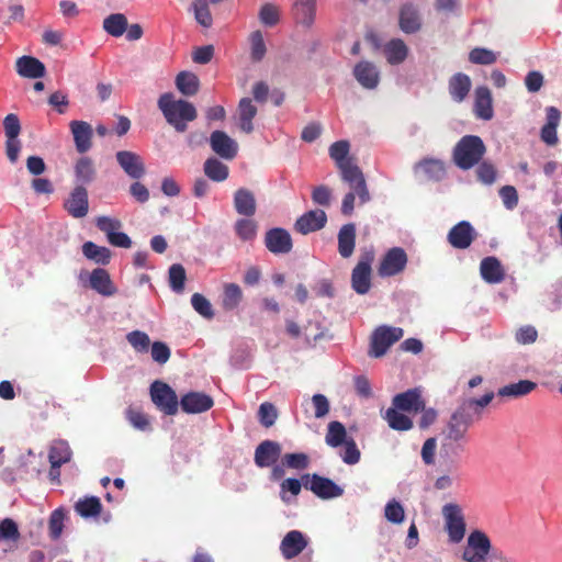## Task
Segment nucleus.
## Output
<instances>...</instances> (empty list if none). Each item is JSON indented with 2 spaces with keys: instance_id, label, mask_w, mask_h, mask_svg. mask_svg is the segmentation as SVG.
I'll use <instances>...</instances> for the list:
<instances>
[{
  "instance_id": "f257e3e1",
  "label": "nucleus",
  "mask_w": 562,
  "mask_h": 562,
  "mask_svg": "<svg viewBox=\"0 0 562 562\" xmlns=\"http://www.w3.org/2000/svg\"><path fill=\"white\" fill-rule=\"evenodd\" d=\"M473 414L458 407L451 413L440 431V456L446 459L459 457L469 442V430L474 424Z\"/></svg>"
},
{
  "instance_id": "f03ea898",
  "label": "nucleus",
  "mask_w": 562,
  "mask_h": 562,
  "mask_svg": "<svg viewBox=\"0 0 562 562\" xmlns=\"http://www.w3.org/2000/svg\"><path fill=\"white\" fill-rule=\"evenodd\" d=\"M157 104L167 123L178 133L186 132L188 123L198 117L196 109L191 102L183 99L176 100L171 92L162 93Z\"/></svg>"
},
{
  "instance_id": "7ed1b4c3",
  "label": "nucleus",
  "mask_w": 562,
  "mask_h": 562,
  "mask_svg": "<svg viewBox=\"0 0 562 562\" xmlns=\"http://www.w3.org/2000/svg\"><path fill=\"white\" fill-rule=\"evenodd\" d=\"M486 153V146L476 135H465L456 144L452 153L453 162L462 170L477 165Z\"/></svg>"
},
{
  "instance_id": "20e7f679",
  "label": "nucleus",
  "mask_w": 562,
  "mask_h": 562,
  "mask_svg": "<svg viewBox=\"0 0 562 562\" xmlns=\"http://www.w3.org/2000/svg\"><path fill=\"white\" fill-rule=\"evenodd\" d=\"M403 335L404 330L401 327L379 326L371 336L369 355L374 358L384 356L389 348L398 341Z\"/></svg>"
},
{
  "instance_id": "39448f33",
  "label": "nucleus",
  "mask_w": 562,
  "mask_h": 562,
  "mask_svg": "<svg viewBox=\"0 0 562 562\" xmlns=\"http://www.w3.org/2000/svg\"><path fill=\"white\" fill-rule=\"evenodd\" d=\"M374 261V250L366 249L361 252L358 263L351 273V285L358 294H366L371 288V265Z\"/></svg>"
},
{
  "instance_id": "423d86ee",
  "label": "nucleus",
  "mask_w": 562,
  "mask_h": 562,
  "mask_svg": "<svg viewBox=\"0 0 562 562\" xmlns=\"http://www.w3.org/2000/svg\"><path fill=\"white\" fill-rule=\"evenodd\" d=\"M302 481L305 488L312 491L322 499L336 498L344 494L342 487L338 486L330 479L321 476L316 473L302 475Z\"/></svg>"
},
{
  "instance_id": "0eeeda50",
  "label": "nucleus",
  "mask_w": 562,
  "mask_h": 562,
  "mask_svg": "<svg viewBox=\"0 0 562 562\" xmlns=\"http://www.w3.org/2000/svg\"><path fill=\"white\" fill-rule=\"evenodd\" d=\"M150 396L154 404L166 415H175L178 412L180 402L167 383L155 381L150 386Z\"/></svg>"
},
{
  "instance_id": "6e6552de",
  "label": "nucleus",
  "mask_w": 562,
  "mask_h": 562,
  "mask_svg": "<svg viewBox=\"0 0 562 562\" xmlns=\"http://www.w3.org/2000/svg\"><path fill=\"white\" fill-rule=\"evenodd\" d=\"M492 544L490 538L481 530L472 531L468 537V546L463 551L467 562H487Z\"/></svg>"
},
{
  "instance_id": "1a4fd4ad",
  "label": "nucleus",
  "mask_w": 562,
  "mask_h": 562,
  "mask_svg": "<svg viewBox=\"0 0 562 562\" xmlns=\"http://www.w3.org/2000/svg\"><path fill=\"white\" fill-rule=\"evenodd\" d=\"M442 513L449 540L459 543L465 535V521L460 506L452 503L447 504L443 506Z\"/></svg>"
},
{
  "instance_id": "9d476101",
  "label": "nucleus",
  "mask_w": 562,
  "mask_h": 562,
  "mask_svg": "<svg viewBox=\"0 0 562 562\" xmlns=\"http://www.w3.org/2000/svg\"><path fill=\"white\" fill-rule=\"evenodd\" d=\"M398 27L405 34H416L422 30L423 18L417 4L406 1L400 5Z\"/></svg>"
},
{
  "instance_id": "9b49d317",
  "label": "nucleus",
  "mask_w": 562,
  "mask_h": 562,
  "mask_svg": "<svg viewBox=\"0 0 562 562\" xmlns=\"http://www.w3.org/2000/svg\"><path fill=\"white\" fill-rule=\"evenodd\" d=\"M338 168L341 171L342 179L349 183L350 188L356 191L361 203L370 200V194L367 188L366 179L360 168L351 161L345 162Z\"/></svg>"
},
{
  "instance_id": "f8f14e48",
  "label": "nucleus",
  "mask_w": 562,
  "mask_h": 562,
  "mask_svg": "<svg viewBox=\"0 0 562 562\" xmlns=\"http://www.w3.org/2000/svg\"><path fill=\"white\" fill-rule=\"evenodd\" d=\"M407 265V255L401 247L391 248L383 257L378 268L381 277H393L401 273Z\"/></svg>"
},
{
  "instance_id": "ddd939ff",
  "label": "nucleus",
  "mask_w": 562,
  "mask_h": 562,
  "mask_svg": "<svg viewBox=\"0 0 562 562\" xmlns=\"http://www.w3.org/2000/svg\"><path fill=\"white\" fill-rule=\"evenodd\" d=\"M477 233L468 221L452 226L447 235L448 243L456 249H467L476 239Z\"/></svg>"
},
{
  "instance_id": "4468645a",
  "label": "nucleus",
  "mask_w": 562,
  "mask_h": 562,
  "mask_svg": "<svg viewBox=\"0 0 562 562\" xmlns=\"http://www.w3.org/2000/svg\"><path fill=\"white\" fill-rule=\"evenodd\" d=\"M265 245L267 249L274 255L289 254L293 248V241L290 233L281 227H274L267 231L265 235Z\"/></svg>"
},
{
  "instance_id": "2eb2a0df",
  "label": "nucleus",
  "mask_w": 562,
  "mask_h": 562,
  "mask_svg": "<svg viewBox=\"0 0 562 562\" xmlns=\"http://www.w3.org/2000/svg\"><path fill=\"white\" fill-rule=\"evenodd\" d=\"M308 546L307 537L300 530L289 531L280 543V551L285 560H291L301 554Z\"/></svg>"
},
{
  "instance_id": "dca6fc26",
  "label": "nucleus",
  "mask_w": 562,
  "mask_h": 562,
  "mask_svg": "<svg viewBox=\"0 0 562 562\" xmlns=\"http://www.w3.org/2000/svg\"><path fill=\"white\" fill-rule=\"evenodd\" d=\"M64 207L74 218H82L89 211L88 191L83 186H76L69 198L65 201Z\"/></svg>"
},
{
  "instance_id": "f3484780",
  "label": "nucleus",
  "mask_w": 562,
  "mask_h": 562,
  "mask_svg": "<svg viewBox=\"0 0 562 562\" xmlns=\"http://www.w3.org/2000/svg\"><path fill=\"white\" fill-rule=\"evenodd\" d=\"M327 223V215L323 210H311L301 215L294 223V229L302 234L307 235L325 227Z\"/></svg>"
},
{
  "instance_id": "a211bd4d",
  "label": "nucleus",
  "mask_w": 562,
  "mask_h": 562,
  "mask_svg": "<svg viewBox=\"0 0 562 562\" xmlns=\"http://www.w3.org/2000/svg\"><path fill=\"white\" fill-rule=\"evenodd\" d=\"M179 405L187 414H201L211 409L214 401L203 392H189L181 397Z\"/></svg>"
},
{
  "instance_id": "6ab92c4d",
  "label": "nucleus",
  "mask_w": 562,
  "mask_h": 562,
  "mask_svg": "<svg viewBox=\"0 0 562 562\" xmlns=\"http://www.w3.org/2000/svg\"><path fill=\"white\" fill-rule=\"evenodd\" d=\"M115 157L120 167L132 179H139L145 175V165L138 154L130 150H120Z\"/></svg>"
},
{
  "instance_id": "aec40b11",
  "label": "nucleus",
  "mask_w": 562,
  "mask_h": 562,
  "mask_svg": "<svg viewBox=\"0 0 562 562\" xmlns=\"http://www.w3.org/2000/svg\"><path fill=\"white\" fill-rule=\"evenodd\" d=\"M281 445L273 440H263L255 450V463L258 468L273 465L281 456Z\"/></svg>"
},
{
  "instance_id": "412c9836",
  "label": "nucleus",
  "mask_w": 562,
  "mask_h": 562,
  "mask_svg": "<svg viewBox=\"0 0 562 562\" xmlns=\"http://www.w3.org/2000/svg\"><path fill=\"white\" fill-rule=\"evenodd\" d=\"M210 145L212 150L224 159L232 160L237 155L236 142L223 131H214L211 134Z\"/></svg>"
},
{
  "instance_id": "4be33fe9",
  "label": "nucleus",
  "mask_w": 562,
  "mask_h": 562,
  "mask_svg": "<svg viewBox=\"0 0 562 562\" xmlns=\"http://www.w3.org/2000/svg\"><path fill=\"white\" fill-rule=\"evenodd\" d=\"M424 402L422 392L417 387L398 393L392 400L393 407L408 413H418L424 408Z\"/></svg>"
},
{
  "instance_id": "5701e85b",
  "label": "nucleus",
  "mask_w": 562,
  "mask_h": 562,
  "mask_svg": "<svg viewBox=\"0 0 562 562\" xmlns=\"http://www.w3.org/2000/svg\"><path fill=\"white\" fill-rule=\"evenodd\" d=\"M415 175L427 181H440L446 176L445 164L439 159L426 158L414 168Z\"/></svg>"
},
{
  "instance_id": "b1692460",
  "label": "nucleus",
  "mask_w": 562,
  "mask_h": 562,
  "mask_svg": "<svg viewBox=\"0 0 562 562\" xmlns=\"http://www.w3.org/2000/svg\"><path fill=\"white\" fill-rule=\"evenodd\" d=\"M353 76L357 81L366 89H374L380 81V74L373 63L362 60L353 68Z\"/></svg>"
},
{
  "instance_id": "393cba45",
  "label": "nucleus",
  "mask_w": 562,
  "mask_h": 562,
  "mask_svg": "<svg viewBox=\"0 0 562 562\" xmlns=\"http://www.w3.org/2000/svg\"><path fill=\"white\" fill-rule=\"evenodd\" d=\"M547 123L541 127L540 138L549 146H555L559 142L558 126L560 124L561 114L555 106L546 109Z\"/></svg>"
},
{
  "instance_id": "a878e982",
  "label": "nucleus",
  "mask_w": 562,
  "mask_h": 562,
  "mask_svg": "<svg viewBox=\"0 0 562 562\" xmlns=\"http://www.w3.org/2000/svg\"><path fill=\"white\" fill-rule=\"evenodd\" d=\"M70 130L77 151L79 154L87 153L92 146L91 138L93 132L91 125L85 121H72Z\"/></svg>"
},
{
  "instance_id": "bb28decb",
  "label": "nucleus",
  "mask_w": 562,
  "mask_h": 562,
  "mask_svg": "<svg viewBox=\"0 0 562 562\" xmlns=\"http://www.w3.org/2000/svg\"><path fill=\"white\" fill-rule=\"evenodd\" d=\"M15 70L23 78H42L45 76V65L32 56L19 57L15 61Z\"/></svg>"
},
{
  "instance_id": "cd10ccee",
  "label": "nucleus",
  "mask_w": 562,
  "mask_h": 562,
  "mask_svg": "<svg viewBox=\"0 0 562 562\" xmlns=\"http://www.w3.org/2000/svg\"><path fill=\"white\" fill-rule=\"evenodd\" d=\"M482 279L491 284L501 283L505 279V271L496 257H485L480 263Z\"/></svg>"
},
{
  "instance_id": "c85d7f7f",
  "label": "nucleus",
  "mask_w": 562,
  "mask_h": 562,
  "mask_svg": "<svg viewBox=\"0 0 562 562\" xmlns=\"http://www.w3.org/2000/svg\"><path fill=\"white\" fill-rule=\"evenodd\" d=\"M474 113L476 117L485 121L493 117L492 94L487 87L482 86L475 89Z\"/></svg>"
},
{
  "instance_id": "c756f323",
  "label": "nucleus",
  "mask_w": 562,
  "mask_h": 562,
  "mask_svg": "<svg viewBox=\"0 0 562 562\" xmlns=\"http://www.w3.org/2000/svg\"><path fill=\"white\" fill-rule=\"evenodd\" d=\"M90 286L103 296H112L116 293L109 272L102 268H97L91 272Z\"/></svg>"
},
{
  "instance_id": "7c9ffc66",
  "label": "nucleus",
  "mask_w": 562,
  "mask_h": 562,
  "mask_svg": "<svg viewBox=\"0 0 562 562\" xmlns=\"http://www.w3.org/2000/svg\"><path fill=\"white\" fill-rule=\"evenodd\" d=\"M234 206L238 214L246 217L252 216L257 210L254 193L245 188L238 189L234 194Z\"/></svg>"
},
{
  "instance_id": "2f4dec72",
  "label": "nucleus",
  "mask_w": 562,
  "mask_h": 562,
  "mask_svg": "<svg viewBox=\"0 0 562 562\" xmlns=\"http://www.w3.org/2000/svg\"><path fill=\"white\" fill-rule=\"evenodd\" d=\"M356 246V225L345 224L338 233V252L342 258H349Z\"/></svg>"
},
{
  "instance_id": "473e14b6",
  "label": "nucleus",
  "mask_w": 562,
  "mask_h": 562,
  "mask_svg": "<svg viewBox=\"0 0 562 562\" xmlns=\"http://www.w3.org/2000/svg\"><path fill=\"white\" fill-rule=\"evenodd\" d=\"M471 79L463 72H458L449 79V93L456 102H462L471 90Z\"/></svg>"
},
{
  "instance_id": "72a5a7b5",
  "label": "nucleus",
  "mask_w": 562,
  "mask_h": 562,
  "mask_svg": "<svg viewBox=\"0 0 562 562\" xmlns=\"http://www.w3.org/2000/svg\"><path fill=\"white\" fill-rule=\"evenodd\" d=\"M384 56L389 64L400 65L408 55V47L401 38H392L383 47Z\"/></svg>"
},
{
  "instance_id": "f704fd0d",
  "label": "nucleus",
  "mask_w": 562,
  "mask_h": 562,
  "mask_svg": "<svg viewBox=\"0 0 562 562\" xmlns=\"http://www.w3.org/2000/svg\"><path fill=\"white\" fill-rule=\"evenodd\" d=\"M257 108L251 99L243 98L238 104L239 127L243 132L249 134L254 131L252 120L257 115Z\"/></svg>"
},
{
  "instance_id": "c9c22d12",
  "label": "nucleus",
  "mask_w": 562,
  "mask_h": 562,
  "mask_svg": "<svg viewBox=\"0 0 562 562\" xmlns=\"http://www.w3.org/2000/svg\"><path fill=\"white\" fill-rule=\"evenodd\" d=\"M316 0H297L294 4V16L297 23L310 27L315 21Z\"/></svg>"
},
{
  "instance_id": "e433bc0d",
  "label": "nucleus",
  "mask_w": 562,
  "mask_h": 562,
  "mask_svg": "<svg viewBox=\"0 0 562 562\" xmlns=\"http://www.w3.org/2000/svg\"><path fill=\"white\" fill-rule=\"evenodd\" d=\"M537 389V383L530 380H520L517 383L507 384L497 391L501 397L518 398L525 396Z\"/></svg>"
},
{
  "instance_id": "4c0bfd02",
  "label": "nucleus",
  "mask_w": 562,
  "mask_h": 562,
  "mask_svg": "<svg viewBox=\"0 0 562 562\" xmlns=\"http://www.w3.org/2000/svg\"><path fill=\"white\" fill-rule=\"evenodd\" d=\"M95 168L93 161L89 157H81L75 165V177L77 186L89 184L95 178Z\"/></svg>"
},
{
  "instance_id": "58836bf2",
  "label": "nucleus",
  "mask_w": 562,
  "mask_h": 562,
  "mask_svg": "<svg viewBox=\"0 0 562 562\" xmlns=\"http://www.w3.org/2000/svg\"><path fill=\"white\" fill-rule=\"evenodd\" d=\"M75 510L83 518L97 517L102 512V504L97 496H86L76 502Z\"/></svg>"
},
{
  "instance_id": "ea45409f",
  "label": "nucleus",
  "mask_w": 562,
  "mask_h": 562,
  "mask_svg": "<svg viewBox=\"0 0 562 562\" xmlns=\"http://www.w3.org/2000/svg\"><path fill=\"white\" fill-rule=\"evenodd\" d=\"M176 87L183 95L192 97L199 91L200 80L193 72L181 71L176 77Z\"/></svg>"
},
{
  "instance_id": "a19ab883",
  "label": "nucleus",
  "mask_w": 562,
  "mask_h": 562,
  "mask_svg": "<svg viewBox=\"0 0 562 562\" xmlns=\"http://www.w3.org/2000/svg\"><path fill=\"white\" fill-rule=\"evenodd\" d=\"M203 170L205 176L215 182L225 181L228 178V167L217 158H207L204 162Z\"/></svg>"
},
{
  "instance_id": "79ce46f5",
  "label": "nucleus",
  "mask_w": 562,
  "mask_h": 562,
  "mask_svg": "<svg viewBox=\"0 0 562 562\" xmlns=\"http://www.w3.org/2000/svg\"><path fill=\"white\" fill-rule=\"evenodd\" d=\"M350 437L347 436V431L342 423L334 420L327 426V434L325 436V442L331 447L337 448L342 446L344 442L348 441Z\"/></svg>"
},
{
  "instance_id": "37998d69",
  "label": "nucleus",
  "mask_w": 562,
  "mask_h": 562,
  "mask_svg": "<svg viewBox=\"0 0 562 562\" xmlns=\"http://www.w3.org/2000/svg\"><path fill=\"white\" fill-rule=\"evenodd\" d=\"M85 257L99 265H108L111 259V251L104 246H99L93 241H86L82 245Z\"/></svg>"
},
{
  "instance_id": "c03bdc74",
  "label": "nucleus",
  "mask_w": 562,
  "mask_h": 562,
  "mask_svg": "<svg viewBox=\"0 0 562 562\" xmlns=\"http://www.w3.org/2000/svg\"><path fill=\"white\" fill-rule=\"evenodd\" d=\"M71 454V449L66 441H55L49 449V463L53 465H63L70 461Z\"/></svg>"
},
{
  "instance_id": "a18cd8bd",
  "label": "nucleus",
  "mask_w": 562,
  "mask_h": 562,
  "mask_svg": "<svg viewBox=\"0 0 562 562\" xmlns=\"http://www.w3.org/2000/svg\"><path fill=\"white\" fill-rule=\"evenodd\" d=\"M398 411L400 409L395 407H390L386 409L384 419L387 422L389 426L392 429L398 431H405L413 428L412 419Z\"/></svg>"
},
{
  "instance_id": "49530a36",
  "label": "nucleus",
  "mask_w": 562,
  "mask_h": 562,
  "mask_svg": "<svg viewBox=\"0 0 562 562\" xmlns=\"http://www.w3.org/2000/svg\"><path fill=\"white\" fill-rule=\"evenodd\" d=\"M104 31L114 37H120L127 29V19L122 13H113L103 20Z\"/></svg>"
},
{
  "instance_id": "de8ad7c7",
  "label": "nucleus",
  "mask_w": 562,
  "mask_h": 562,
  "mask_svg": "<svg viewBox=\"0 0 562 562\" xmlns=\"http://www.w3.org/2000/svg\"><path fill=\"white\" fill-rule=\"evenodd\" d=\"M494 398V392H487L480 398H465L460 402L459 406L464 408L468 414H473L475 420L480 418L481 411L487 406Z\"/></svg>"
},
{
  "instance_id": "09e8293b",
  "label": "nucleus",
  "mask_w": 562,
  "mask_h": 562,
  "mask_svg": "<svg viewBox=\"0 0 562 562\" xmlns=\"http://www.w3.org/2000/svg\"><path fill=\"white\" fill-rule=\"evenodd\" d=\"M243 300V291L236 283H227L224 285L222 305L226 311L235 310Z\"/></svg>"
},
{
  "instance_id": "8fccbe9b",
  "label": "nucleus",
  "mask_w": 562,
  "mask_h": 562,
  "mask_svg": "<svg viewBox=\"0 0 562 562\" xmlns=\"http://www.w3.org/2000/svg\"><path fill=\"white\" fill-rule=\"evenodd\" d=\"M234 229L240 240L250 241L257 236L258 225L254 220L239 218L236 221Z\"/></svg>"
},
{
  "instance_id": "3c124183",
  "label": "nucleus",
  "mask_w": 562,
  "mask_h": 562,
  "mask_svg": "<svg viewBox=\"0 0 562 562\" xmlns=\"http://www.w3.org/2000/svg\"><path fill=\"white\" fill-rule=\"evenodd\" d=\"M192 9L196 22L203 27H211L213 18L209 9L207 0H193Z\"/></svg>"
},
{
  "instance_id": "603ef678",
  "label": "nucleus",
  "mask_w": 562,
  "mask_h": 562,
  "mask_svg": "<svg viewBox=\"0 0 562 562\" xmlns=\"http://www.w3.org/2000/svg\"><path fill=\"white\" fill-rule=\"evenodd\" d=\"M258 18L261 24L272 27L280 21V10L273 3H265L259 10Z\"/></svg>"
},
{
  "instance_id": "864d4df0",
  "label": "nucleus",
  "mask_w": 562,
  "mask_h": 562,
  "mask_svg": "<svg viewBox=\"0 0 562 562\" xmlns=\"http://www.w3.org/2000/svg\"><path fill=\"white\" fill-rule=\"evenodd\" d=\"M169 285L172 291L181 293L184 290L187 279L186 269L180 263H173L169 268Z\"/></svg>"
},
{
  "instance_id": "5fc2aeb1",
  "label": "nucleus",
  "mask_w": 562,
  "mask_h": 562,
  "mask_svg": "<svg viewBox=\"0 0 562 562\" xmlns=\"http://www.w3.org/2000/svg\"><path fill=\"white\" fill-rule=\"evenodd\" d=\"M249 42L251 60L256 63L262 60L266 55L267 48L261 31H254L249 35Z\"/></svg>"
},
{
  "instance_id": "6e6d98bb",
  "label": "nucleus",
  "mask_w": 562,
  "mask_h": 562,
  "mask_svg": "<svg viewBox=\"0 0 562 562\" xmlns=\"http://www.w3.org/2000/svg\"><path fill=\"white\" fill-rule=\"evenodd\" d=\"M65 518L66 513L63 508H57L52 512L48 520V533L53 540H57L61 536Z\"/></svg>"
},
{
  "instance_id": "4d7b16f0",
  "label": "nucleus",
  "mask_w": 562,
  "mask_h": 562,
  "mask_svg": "<svg viewBox=\"0 0 562 562\" xmlns=\"http://www.w3.org/2000/svg\"><path fill=\"white\" fill-rule=\"evenodd\" d=\"M125 416L127 420L138 430L146 431L150 429V422L146 414H144L139 408L130 406Z\"/></svg>"
},
{
  "instance_id": "13d9d810",
  "label": "nucleus",
  "mask_w": 562,
  "mask_h": 562,
  "mask_svg": "<svg viewBox=\"0 0 562 562\" xmlns=\"http://www.w3.org/2000/svg\"><path fill=\"white\" fill-rule=\"evenodd\" d=\"M469 60L475 65H492L497 60V56L493 50L475 47L469 53Z\"/></svg>"
},
{
  "instance_id": "bf43d9fd",
  "label": "nucleus",
  "mask_w": 562,
  "mask_h": 562,
  "mask_svg": "<svg viewBox=\"0 0 562 562\" xmlns=\"http://www.w3.org/2000/svg\"><path fill=\"white\" fill-rule=\"evenodd\" d=\"M350 150V145L347 140H338L330 145L329 156L336 161L337 166L350 161L347 157Z\"/></svg>"
},
{
  "instance_id": "052dcab7",
  "label": "nucleus",
  "mask_w": 562,
  "mask_h": 562,
  "mask_svg": "<svg viewBox=\"0 0 562 562\" xmlns=\"http://www.w3.org/2000/svg\"><path fill=\"white\" fill-rule=\"evenodd\" d=\"M128 344L137 352H147L150 346L149 336L140 330H133L126 335Z\"/></svg>"
},
{
  "instance_id": "680f3d73",
  "label": "nucleus",
  "mask_w": 562,
  "mask_h": 562,
  "mask_svg": "<svg viewBox=\"0 0 562 562\" xmlns=\"http://www.w3.org/2000/svg\"><path fill=\"white\" fill-rule=\"evenodd\" d=\"M258 417H259L260 424L263 427H266V428L271 427L272 425H274V423L278 418V412H277L276 406L270 402L262 403L259 406Z\"/></svg>"
},
{
  "instance_id": "e2e57ef3",
  "label": "nucleus",
  "mask_w": 562,
  "mask_h": 562,
  "mask_svg": "<svg viewBox=\"0 0 562 562\" xmlns=\"http://www.w3.org/2000/svg\"><path fill=\"white\" fill-rule=\"evenodd\" d=\"M191 304L193 308L203 317L211 319L214 316V312L210 301L200 293H194L191 296Z\"/></svg>"
},
{
  "instance_id": "0e129e2a",
  "label": "nucleus",
  "mask_w": 562,
  "mask_h": 562,
  "mask_svg": "<svg viewBox=\"0 0 562 562\" xmlns=\"http://www.w3.org/2000/svg\"><path fill=\"white\" fill-rule=\"evenodd\" d=\"M344 450L340 453L342 461L347 464L353 465L359 462L361 453L357 447L353 438H349L348 441L342 443Z\"/></svg>"
},
{
  "instance_id": "69168bd1",
  "label": "nucleus",
  "mask_w": 562,
  "mask_h": 562,
  "mask_svg": "<svg viewBox=\"0 0 562 562\" xmlns=\"http://www.w3.org/2000/svg\"><path fill=\"white\" fill-rule=\"evenodd\" d=\"M283 465L290 469L304 470L310 464L308 456L303 452L286 453L282 459Z\"/></svg>"
},
{
  "instance_id": "338daca9",
  "label": "nucleus",
  "mask_w": 562,
  "mask_h": 562,
  "mask_svg": "<svg viewBox=\"0 0 562 562\" xmlns=\"http://www.w3.org/2000/svg\"><path fill=\"white\" fill-rule=\"evenodd\" d=\"M476 177L477 180L484 184H492L496 180V168L488 161H482L477 164Z\"/></svg>"
},
{
  "instance_id": "774afa93",
  "label": "nucleus",
  "mask_w": 562,
  "mask_h": 562,
  "mask_svg": "<svg viewBox=\"0 0 562 562\" xmlns=\"http://www.w3.org/2000/svg\"><path fill=\"white\" fill-rule=\"evenodd\" d=\"M385 518L393 524H401L404 520V508L395 499L389 502L384 509Z\"/></svg>"
}]
</instances>
